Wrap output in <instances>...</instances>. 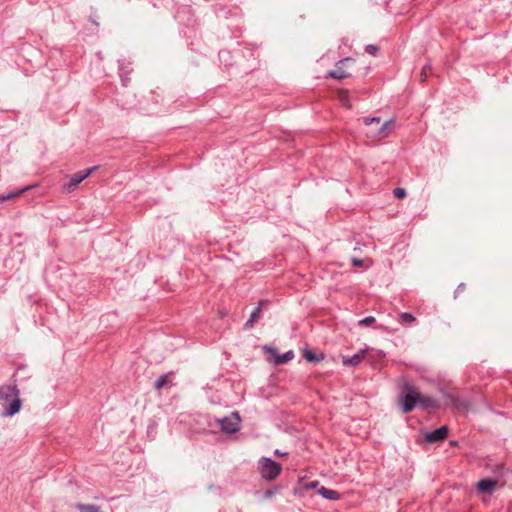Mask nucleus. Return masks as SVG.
<instances>
[{
	"label": "nucleus",
	"instance_id": "obj_17",
	"mask_svg": "<svg viewBox=\"0 0 512 512\" xmlns=\"http://www.w3.org/2000/svg\"><path fill=\"white\" fill-rule=\"evenodd\" d=\"M263 304H264V301H261L259 303V306L252 312L249 320L245 324L246 326L252 327L253 324L258 320L260 312H261V307H262Z\"/></svg>",
	"mask_w": 512,
	"mask_h": 512
},
{
	"label": "nucleus",
	"instance_id": "obj_27",
	"mask_svg": "<svg viewBox=\"0 0 512 512\" xmlns=\"http://www.w3.org/2000/svg\"><path fill=\"white\" fill-rule=\"evenodd\" d=\"M352 263L354 266L361 267L363 265V260L352 258Z\"/></svg>",
	"mask_w": 512,
	"mask_h": 512
},
{
	"label": "nucleus",
	"instance_id": "obj_9",
	"mask_svg": "<svg viewBox=\"0 0 512 512\" xmlns=\"http://www.w3.org/2000/svg\"><path fill=\"white\" fill-rule=\"evenodd\" d=\"M448 435V427L447 426H441L440 428L427 433L425 435V440L428 443H435L438 441L444 440Z\"/></svg>",
	"mask_w": 512,
	"mask_h": 512
},
{
	"label": "nucleus",
	"instance_id": "obj_24",
	"mask_svg": "<svg viewBox=\"0 0 512 512\" xmlns=\"http://www.w3.org/2000/svg\"><path fill=\"white\" fill-rule=\"evenodd\" d=\"M318 486H319L318 481L307 482V483H304V485H303L304 489H306V490L316 489Z\"/></svg>",
	"mask_w": 512,
	"mask_h": 512
},
{
	"label": "nucleus",
	"instance_id": "obj_21",
	"mask_svg": "<svg viewBox=\"0 0 512 512\" xmlns=\"http://www.w3.org/2000/svg\"><path fill=\"white\" fill-rule=\"evenodd\" d=\"M393 194L396 198L403 199L406 197V191L404 188H395Z\"/></svg>",
	"mask_w": 512,
	"mask_h": 512
},
{
	"label": "nucleus",
	"instance_id": "obj_23",
	"mask_svg": "<svg viewBox=\"0 0 512 512\" xmlns=\"http://www.w3.org/2000/svg\"><path fill=\"white\" fill-rule=\"evenodd\" d=\"M465 290H466V284H464V283L459 284L454 292L455 298L461 296V294H463L465 292Z\"/></svg>",
	"mask_w": 512,
	"mask_h": 512
},
{
	"label": "nucleus",
	"instance_id": "obj_22",
	"mask_svg": "<svg viewBox=\"0 0 512 512\" xmlns=\"http://www.w3.org/2000/svg\"><path fill=\"white\" fill-rule=\"evenodd\" d=\"M375 322V317L368 316L362 320L359 321V325L361 326H369Z\"/></svg>",
	"mask_w": 512,
	"mask_h": 512
},
{
	"label": "nucleus",
	"instance_id": "obj_15",
	"mask_svg": "<svg viewBox=\"0 0 512 512\" xmlns=\"http://www.w3.org/2000/svg\"><path fill=\"white\" fill-rule=\"evenodd\" d=\"M317 493L328 500L340 499V494L337 491L325 488L323 486L317 490Z\"/></svg>",
	"mask_w": 512,
	"mask_h": 512
},
{
	"label": "nucleus",
	"instance_id": "obj_8",
	"mask_svg": "<svg viewBox=\"0 0 512 512\" xmlns=\"http://www.w3.org/2000/svg\"><path fill=\"white\" fill-rule=\"evenodd\" d=\"M264 350L266 353L273 356V363L275 365H283L294 358V353L292 351H288L282 355L277 354L276 350L272 347L265 346Z\"/></svg>",
	"mask_w": 512,
	"mask_h": 512
},
{
	"label": "nucleus",
	"instance_id": "obj_1",
	"mask_svg": "<svg viewBox=\"0 0 512 512\" xmlns=\"http://www.w3.org/2000/svg\"><path fill=\"white\" fill-rule=\"evenodd\" d=\"M363 123L367 127L366 136L371 140H380L390 135L394 129V120L382 121L380 117L363 118Z\"/></svg>",
	"mask_w": 512,
	"mask_h": 512
},
{
	"label": "nucleus",
	"instance_id": "obj_28",
	"mask_svg": "<svg viewBox=\"0 0 512 512\" xmlns=\"http://www.w3.org/2000/svg\"><path fill=\"white\" fill-rule=\"evenodd\" d=\"M275 454H276V455H278V456H284V455H286V453H282V452H281V451H279V450H276V451H275Z\"/></svg>",
	"mask_w": 512,
	"mask_h": 512
},
{
	"label": "nucleus",
	"instance_id": "obj_6",
	"mask_svg": "<svg viewBox=\"0 0 512 512\" xmlns=\"http://www.w3.org/2000/svg\"><path fill=\"white\" fill-rule=\"evenodd\" d=\"M97 169V166L85 169L83 171L77 172L73 174L70 178V181L66 184H64L63 189L67 193L73 192L77 186L86 178H88L95 170Z\"/></svg>",
	"mask_w": 512,
	"mask_h": 512
},
{
	"label": "nucleus",
	"instance_id": "obj_16",
	"mask_svg": "<svg viewBox=\"0 0 512 512\" xmlns=\"http://www.w3.org/2000/svg\"><path fill=\"white\" fill-rule=\"evenodd\" d=\"M337 96L339 101L343 106H345L347 109L352 108V104L349 101V92L348 90L341 89L337 92Z\"/></svg>",
	"mask_w": 512,
	"mask_h": 512
},
{
	"label": "nucleus",
	"instance_id": "obj_10",
	"mask_svg": "<svg viewBox=\"0 0 512 512\" xmlns=\"http://www.w3.org/2000/svg\"><path fill=\"white\" fill-rule=\"evenodd\" d=\"M446 399L448 401V404L452 405L459 411H466L469 409V404L467 401L460 399L457 396L454 395H447Z\"/></svg>",
	"mask_w": 512,
	"mask_h": 512
},
{
	"label": "nucleus",
	"instance_id": "obj_14",
	"mask_svg": "<svg viewBox=\"0 0 512 512\" xmlns=\"http://www.w3.org/2000/svg\"><path fill=\"white\" fill-rule=\"evenodd\" d=\"M366 354H367V350H361L350 358H344L343 364L357 366L362 361V359L366 356Z\"/></svg>",
	"mask_w": 512,
	"mask_h": 512
},
{
	"label": "nucleus",
	"instance_id": "obj_26",
	"mask_svg": "<svg viewBox=\"0 0 512 512\" xmlns=\"http://www.w3.org/2000/svg\"><path fill=\"white\" fill-rule=\"evenodd\" d=\"M430 70V67L429 66H425L422 71H421V74H420V80L422 82H424L427 78V72Z\"/></svg>",
	"mask_w": 512,
	"mask_h": 512
},
{
	"label": "nucleus",
	"instance_id": "obj_5",
	"mask_svg": "<svg viewBox=\"0 0 512 512\" xmlns=\"http://www.w3.org/2000/svg\"><path fill=\"white\" fill-rule=\"evenodd\" d=\"M355 63L353 58H344L340 60L335 68L329 72V76L333 79L343 80L349 77L351 74L348 68Z\"/></svg>",
	"mask_w": 512,
	"mask_h": 512
},
{
	"label": "nucleus",
	"instance_id": "obj_11",
	"mask_svg": "<svg viewBox=\"0 0 512 512\" xmlns=\"http://www.w3.org/2000/svg\"><path fill=\"white\" fill-rule=\"evenodd\" d=\"M33 187H35V185H28L24 188L17 189L8 194H0V202L15 200Z\"/></svg>",
	"mask_w": 512,
	"mask_h": 512
},
{
	"label": "nucleus",
	"instance_id": "obj_20",
	"mask_svg": "<svg viewBox=\"0 0 512 512\" xmlns=\"http://www.w3.org/2000/svg\"><path fill=\"white\" fill-rule=\"evenodd\" d=\"M400 320L402 323H412L416 318L408 312H403L400 314Z\"/></svg>",
	"mask_w": 512,
	"mask_h": 512
},
{
	"label": "nucleus",
	"instance_id": "obj_29",
	"mask_svg": "<svg viewBox=\"0 0 512 512\" xmlns=\"http://www.w3.org/2000/svg\"><path fill=\"white\" fill-rule=\"evenodd\" d=\"M266 496H267V497H268V496H271V492H270V491H267V492H266Z\"/></svg>",
	"mask_w": 512,
	"mask_h": 512
},
{
	"label": "nucleus",
	"instance_id": "obj_7",
	"mask_svg": "<svg viewBox=\"0 0 512 512\" xmlns=\"http://www.w3.org/2000/svg\"><path fill=\"white\" fill-rule=\"evenodd\" d=\"M240 417L237 412L231 413L228 417L220 420V426L227 433H235L239 430Z\"/></svg>",
	"mask_w": 512,
	"mask_h": 512
},
{
	"label": "nucleus",
	"instance_id": "obj_25",
	"mask_svg": "<svg viewBox=\"0 0 512 512\" xmlns=\"http://www.w3.org/2000/svg\"><path fill=\"white\" fill-rule=\"evenodd\" d=\"M366 52L369 53L370 55H376L377 52H378V47L376 45H367L366 48H365Z\"/></svg>",
	"mask_w": 512,
	"mask_h": 512
},
{
	"label": "nucleus",
	"instance_id": "obj_3",
	"mask_svg": "<svg viewBox=\"0 0 512 512\" xmlns=\"http://www.w3.org/2000/svg\"><path fill=\"white\" fill-rule=\"evenodd\" d=\"M403 413L411 412L418 402V391L413 386L406 385L400 399Z\"/></svg>",
	"mask_w": 512,
	"mask_h": 512
},
{
	"label": "nucleus",
	"instance_id": "obj_19",
	"mask_svg": "<svg viewBox=\"0 0 512 512\" xmlns=\"http://www.w3.org/2000/svg\"><path fill=\"white\" fill-rule=\"evenodd\" d=\"M169 382V376L168 375H162L156 382H155V388L157 390L164 387Z\"/></svg>",
	"mask_w": 512,
	"mask_h": 512
},
{
	"label": "nucleus",
	"instance_id": "obj_13",
	"mask_svg": "<svg viewBox=\"0 0 512 512\" xmlns=\"http://www.w3.org/2000/svg\"><path fill=\"white\" fill-rule=\"evenodd\" d=\"M417 404L419 406H421L422 408H438L439 405L438 403L433 400L432 398L428 397V396H425V395H422L418 392V402Z\"/></svg>",
	"mask_w": 512,
	"mask_h": 512
},
{
	"label": "nucleus",
	"instance_id": "obj_18",
	"mask_svg": "<svg viewBox=\"0 0 512 512\" xmlns=\"http://www.w3.org/2000/svg\"><path fill=\"white\" fill-rule=\"evenodd\" d=\"M303 356L308 362H319L322 359V356H318L308 349L303 351Z\"/></svg>",
	"mask_w": 512,
	"mask_h": 512
},
{
	"label": "nucleus",
	"instance_id": "obj_12",
	"mask_svg": "<svg viewBox=\"0 0 512 512\" xmlns=\"http://www.w3.org/2000/svg\"><path fill=\"white\" fill-rule=\"evenodd\" d=\"M498 481L493 479H482L477 483V489L483 493L491 492L497 485Z\"/></svg>",
	"mask_w": 512,
	"mask_h": 512
},
{
	"label": "nucleus",
	"instance_id": "obj_2",
	"mask_svg": "<svg viewBox=\"0 0 512 512\" xmlns=\"http://www.w3.org/2000/svg\"><path fill=\"white\" fill-rule=\"evenodd\" d=\"M0 405L5 408L2 413L5 417L13 416L20 411L22 403L16 386L0 387Z\"/></svg>",
	"mask_w": 512,
	"mask_h": 512
},
{
	"label": "nucleus",
	"instance_id": "obj_4",
	"mask_svg": "<svg viewBox=\"0 0 512 512\" xmlns=\"http://www.w3.org/2000/svg\"><path fill=\"white\" fill-rule=\"evenodd\" d=\"M260 474L267 480H274L281 472V465L269 458L263 457L259 461Z\"/></svg>",
	"mask_w": 512,
	"mask_h": 512
}]
</instances>
